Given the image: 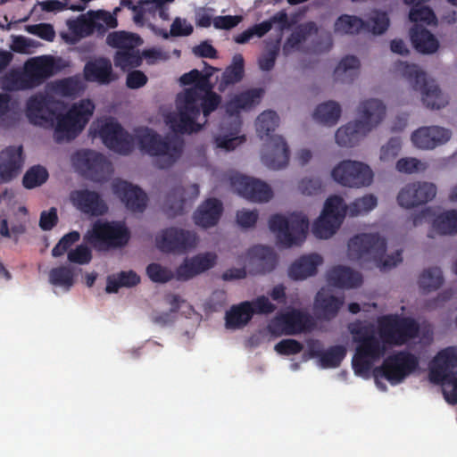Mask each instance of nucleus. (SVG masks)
I'll use <instances>...</instances> for the list:
<instances>
[{
	"label": "nucleus",
	"mask_w": 457,
	"mask_h": 457,
	"mask_svg": "<svg viewBox=\"0 0 457 457\" xmlns=\"http://www.w3.org/2000/svg\"><path fill=\"white\" fill-rule=\"evenodd\" d=\"M63 110L62 102L42 92L33 94L25 103V115L29 123L54 129L57 143L70 142L80 134L93 115L95 104L89 99H82L64 114Z\"/></svg>",
	"instance_id": "f257e3e1"
},
{
	"label": "nucleus",
	"mask_w": 457,
	"mask_h": 457,
	"mask_svg": "<svg viewBox=\"0 0 457 457\" xmlns=\"http://www.w3.org/2000/svg\"><path fill=\"white\" fill-rule=\"evenodd\" d=\"M212 84L210 89H185L179 94L176 104L178 113L170 115L167 123L172 131L179 134H192L203 129L207 123L209 115L221 103V96L215 93Z\"/></svg>",
	"instance_id": "f03ea898"
},
{
	"label": "nucleus",
	"mask_w": 457,
	"mask_h": 457,
	"mask_svg": "<svg viewBox=\"0 0 457 457\" xmlns=\"http://www.w3.org/2000/svg\"><path fill=\"white\" fill-rule=\"evenodd\" d=\"M279 117L276 112H262L256 120V131L261 139H265L262 154V162L270 169L285 168L289 162L290 152L285 139L273 132L278 127Z\"/></svg>",
	"instance_id": "7ed1b4c3"
},
{
	"label": "nucleus",
	"mask_w": 457,
	"mask_h": 457,
	"mask_svg": "<svg viewBox=\"0 0 457 457\" xmlns=\"http://www.w3.org/2000/svg\"><path fill=\"white\" fill-rule=\"evenodd\" d=\"M386 242L377 233L354 236L348 243V255L360 262H370L380 270H388L403 261L402 250L386 256Z\"/></svg>",
	"instance_id": "20e7f679"
},
{
	"label": "nucleus",
	"mask_w": 457,
	"mask_h": 457,
	"mask_svg": "<svg viewBox=\"0 0 457 457\" xmlns=\"http://www.w3.org/2000/svg\"><path fill=\"white\" fill-rule=\"evenodd\" d=\"M359 113L361 120L350 121L340 127L335 135L337 143L341 146L352 147L378 126L386 115V106L378 99H369L361 103Z\"/></svg>",
	"instance_id": "39448f33"
},
{
	"label": "nucleus",
	"mask_w": 457,
	"mask_h": 457,
	"mask_svg": "<svg viewBox=\"0 0 457 457\" xmlns=\"http://www.w3.org/2000/svg\"><path fill=\"white\" fill-rule=\"evenodd\" d=\"M351 333L357 343L353 369L356 375L363 376L370 372L373 362L385 354L386 343L380 341L371 326H355L351 328Z\"/></svg>",
	"instance_id": "423d86ee"
},
{
	"label": "nucleus",
	"mask_w": 457,
	"mask_h": 457,
	"mask_svg": "<svg viewBox=\"0 0 457 457\" xmlns=\"http://www.w3.org/2000/svg\"><path fill=\"white\" fill-rule=\"evenodd\" d=\"M457 346H449L437 353L429 367V380L435 384L445 385L443 395L445 401L457 404Z\"/></svg>",
	"instance_id": "0eeeda50"
},
{
	"label": "nucleus",
	"mask_w": 457,
	"mask_h": 457,
	"mask_svg": "<svg viewBox=\"0 0 457 457\" xmlns=\"http://www.w3.org/2000/svg\"><path fill=\"white\" fill-rule=\"evenodd\" d=\"M137 139L142 151L151 156L158 157L157 162L161 169L170 168L182 154V141L174 138H163L152 129H139L137 131Z\"/></svg>",
	"instance_id": "6e6552de"
},
{
	"label": "nucleus",
	"mask_w": 457,
	"mask_h": 457,
	"mask_svg": "<svg viewBox=\"0 0 457 457\" xmlns=\"http://www.w3.org/2000/svg\"><path fill=\"white\" fill-rule=\"evenodd\" d=\"M269 228L276 234L280 246L291 247L301 245L304 241L309 220L300 212H293L288 217L277 213L270 216Z\"/></svg>",
	"instance_id": "1a4fd4ad"
},
{
	"label": "nucleus",
	"mask_w": 457,
	"mask_h": 457,
	"mask_svg": "<svg viewBox=\"0 0 457 457\" xmlns=\"http://www.w3.org/2000/svg\"><path fill=\"white\" fill-rule=\"evenodd\" d=\"M84 238L97 250H108L125 246L129 241L130 232L122 221L97 220Z\"/></svg>",
	"instance_id": "9d476101"
},
{
	"label": "nucleus",
	"mask_w": 457,
	"mask_h": 457,
	"mask_svg": "<svg viewBox=\"0 0 457 457\" xmlns=\"http://www.w3.org/2000/svg\"><path fill=\"white\" fill-rule=\"evenodd\" d=\"M378 329L384 343L400 346L418 337L420 324L411 317L389 314L378 320Z\"/></svg>",
	"instance_id": "9b49d317"
},
{
	"label": "nucleus",
	"mask_w": 457,
	"mask_h": 457,
	"mask_svg": "<svg viewBox=\"0 0 457 457\" xmlns=\"http://www.w3.org/2000/svg\"><path fill=\"white\" fill-rule=\"evenodd\" d=\"M418 367L419 359L413 353L408 351L396 352L387 356L382 365L374 370L376 383L382 390H386V386L378 380V377L386 378L395 386L402 383Z\"/></svg>",
	"instance_id": "f8f14e48"
},
{
	"label": "nucleus",
	"mask_w": 457,
	"mask_h": 457,
	"mask_svg": "<svg viewBox=\"0 0 457 457\" xmlns=\"http://www.w3.org/2000/svg\"><path fill=\"white\" fill-rule=\"evenodd\" d=\"M403 75L415 90L422 95L423 104L430 109H441L448 101L434 80H428L427 74L416 64L403 63Z\"/></svg>",
	"instance_id": "ddd939ff"
},
{
	"label": "nucleus",
	"mask_w": 457,
	"mask_h": 457,
	"mask_svg": "<svg viewBox=\"0 0 457 457\" xmlns=\"http://www.w3.org/2000/svg\"><path fill=\"white\" fill-rule=\"evenodd\" d=\"M345 216V207L341 196H329L324 204L320 216L312 226L313 235L320 239L332 237L341 226Z\"/></svg>",
	"instance_id": "4468645a"
},
{
	"label": "nucleus",
	"mask_w": 457,
	"mask_h": 457,
	"mask_svg": "<svg viewBox=\"0 0 457 457\" xmlns=\"http://www.w3.org/2000/svg\"><path fill=\"white\" fill-rule=\"evenodd\" d=\"M72 159L83 175L96 182L106 181L112 171V163L106 157L93 150L79 151Z\"/></svg>",
	"instance_id": "2eb2a0df"
},
{
	"label": "nucleus",
	"mask_w": 457,
	"mask_h": 457,
	"mask_svg": "<svg viewBox=\"0 0 457 457\" xmlns=\"http://www.w3.org/2000/svg\"><path fill=\"white\" fill-rule=\"evenodd\" d=\"M196 242L195 232L176 227L166 228L155 237L157 248L165 253H185L194 248Z\"/></svg>",
	"instance_id": "dca6fc26"
},
{
	"label": "nucleus",
	"mask_w": 457,
	"mask_h": 457,
	"mask_svg": "<svg viewBox=\"0 0 457 457\" xmlns=\"http://www.w3.org/2000/svg\"><path fill=\"white\" fill-rule=\"evenodd\" d=\"M331 176L337 183L350 187L369 186L373 179V172L367 164L351 160L338 163L332 170Z\"/></svg>",
	"instance_id": "f3484780"
},
{
	"label": "nucleus",
	"mask_w": 457,
	"mask_h": 457,
	"mask_svg": "<svg viewBox=\"0 0 457 457\" xmlns=\"http://www.w3.org/2000/svg\"><path fill=\"white\" fill-rule=\"evenodd\" d=\"M99 136L103 143L116 153L129 154L134 149L133 137L113 120H109L101 126Z\"/></svg>",
	"instance_id": "a211bd4d"
},
{
	"label": "nucleus",
	"mask_w": 457,
	"mask_h": 457,
	"mask_svg": "<svg viewBox=\"0 0 457 457\" xmlns=\"http://www.w3.org/2000/svg\"><path fill=\"white\" fill-rule=\"evenodd\" d=\"M436 195V187L429 182H412L405 185L398 193L397 203L400 206L411 209L426 204Z\"/></svg>",
	"instance_id": "6ab92c4d"
},
{
	"label": "nucleus",
	"mask_w": 457,
	"mask_h": 457,
	"mask_svg": "<svg viewBox=\"0 0 457 457\" xmlns=\"http://www.w3.org/2000/svg\"><path fill=\"white\" fill-rule=\"evenodd\" d=\"M230 182L231 187L239 195L250 201L265 203L272 198L271 188L260 179L237 174L231 177Z\"/></svg>",
	"instance_id": "aec40b11"
},
{
	"label": "nucleus",
	"mask_w": 457,
	"mask_h": 457,
	"mask_svg": "<svg viewBox=\"0 0 457 457\" xmlns=\"http://www.w3.org/2000/svg\"><path fill=\"white\" fill-rule=\"evenodd\" d=\"M112 191L130 212H143L145 210L147 195L139 187L119 179L112 183Z\"/></svg>",
	"instance_id": "412c9836"
},
{
	"label": "nucleus",
	"mask_w": 457,
	"mask_h": 457,
	"mask_svg": "<svg viewBox=\"0 0 457 457\" xmlns=\"http://www.w3.org/2000/svg\"><path fill=\"white\" fill-rule=\"evenodd\" d=\"M72 204L85 214L91 216L104 215L108 207L101 195L88 189L75 190L71 193Z\"/></svg>",
	"instance_id": "4be33fe9"
},
{
	"label": "nucleus",
	"mask_w": 457,
	"mask_h": 457,
	"mask_svg": "<svg viewBox=\"0 0 457 457\" xmlns=\"http://www.w3.org/2000/svg\"><path fill=\"white\" fill-rule=\"evenodd\" d=\"M24 70L35 88L54 74L56 66L54 57L42 55L29 59L24 64Z\"/></svg>",
	"instance_id": "5701e85b"
},
{
	"label": "nucleus",
	"mask_w": 457,
	"mask_h": 457,
	"mask_svg": "<svg viewBox=\"0 0 457 457\" xmlns=\"http://www.w3.org/2000/svg\"><path fill=\"white\" fill-rule=\"evenodd\" d=\"M22 146H8L0 152V184L16 178L22 168Z\"/></svg>",
	"instance_id": "b1692460"
},
{
	"label": "nucleus",
	"mask_w": 457,
	"mask_h": 457,
	"mask_svg": "<svg viewBox=\"0 0 457 457\" xmlns=\"http://www.w3.org/2000/svg\"><path fill=\"white\" fill-rule=\"evenodd\" d=\"M451 137V131L439 126L423 127L411 135L413 144L421 149H433L445 144Z\"/></svg>",
	"instance_id": "393cba45"
},
{
	"label": "nucleus",
	"mask_w": 457,
	"mask_h": 457,
	"mask_svg": "<svg viewBox=\"0 0 457 457\" xmlns=\"http://www.w3.org/2000/svg\"><path fill=\"white\" fill-rule=\"evenodd\" d=\"M216 260L217 256L213 253H205L195 255L191 259H186L176 270L177 278L179 280L190 279L212 268L216 263Z\"/></svg>",
	"instance_id": "a878e982"
},
{
	"label": "nucleus",
	"mask_w": 457,
	"mask_h": 457,
	"mask_svg": "<svg viewBox=\"0 0 457 457\" xmlns=\"http://www.w3.org/2000/svg\"><path fill=\"white\" fill-rule=\"evenodd\" d=\"M263 94L262 88H250L235 95L226 103V112L230 116H237L241 111L251 110L259 104Z\"/></svg>",
	"instance_id": "bb28decb"
},
{
	"label": "nucleus",
	"mask_w": 457,
	"mask_h": 457,
	"mask_svg": "<svg viewBox=\"0 0 457 457\" xmlns=\"http://www.w3.org/2000/svg\"><path fill=\"white\" fill-rule=\"evenodd\" d=\"M223 212V204L217 198H208L202 203L194 213L195 223L208 228L218 224Z\"/></svg>",
	"instance_id": "cd10ccee"
},
{
	"label": "nucleus",
	"mask_w": 457,
	"mask_h": 457,
	"mask_svg": "<svg viewBox=\"0 0 457 457\" xmlns=\"http://www.w3.org/2000/svg\"><path fill=\"white\" fill-rule=\"evenodd\" d=\"M84 78L88 82L109 84L115 79L112 62L108 58L98 57L87 62L83 70Z\"/></svg>",
	"instance_id": "c85d7f7f"
},
{
	"label": "nucleus",
	"mask_w": 457,
	"mask_h": 457,
	"mask_svg": "<svg viewBox=\"0 0 457 457\" xmlns=\"http://www.w3.org/2000/svg\"><path fill=\"white\" fill-rule=\"evenodd\" d=\"M250 262L255 266L254 274H265L272 271L277 265V254L271 247L254 245L247 251Z\"/></svg>",
	"instance_id": "c756f323"
},
{
	"label": "nucleus",
	"mask_w": 457,
	"mask_h": 457,
	"mask_svg": "<svg viewBox=\"0 0 457 457\" xmlns=\"http://www.w3.org/2000/svg\"><path fill=\"white\" fill-rule=\"evenodd\" d=\"M344 303L343 296H336L322 288L315 296L314 308L319 318L330 320L337 315Z\"/></svg>",
	"instance_id": "7c9ffc66"
},
{
	"label": "nucleus",
	"mask_w": 457,
	"mask_h": 457,
	"mask_svg": "<svg viewBox=\"0 0 457 457\" xmlns=\"http://www.w3.org/2000/svg\"><path fill=\"white\" fill-rule=\"evenodd\" d=\"M286 335H295L312 329L313 326L312 317L302 311L292 310L278 318Z\"/></svg>",
	"instance_id": "2f4dec72"
},
{
	"label": "nucleus",
	"mask_w": 457,
	"mask_h": 457,
	"mask_svg": "<svg viewBox=\"0 0 457 457\" xmlns=\"http://www.w3.org/2000/svg\"><path fill=\"white\" fill-rule=\"evenodd\" d=\"M21 119L22 112L18 100L7 93H0V128H16Z\"/></svg>",
	"instance_id": "473e14b6"
},
{
	"label": "nucleus",
	"mask_w": 457,
	"mask_h": 457,
	"mask_svg": "<svg viewBox=\"0 0 457 457\" xmlns=\"http://www.w3.org/2000/svg\"><path fill=\"white\" fill-rule=\"evenodd\" d=\"M327 280L329 285L336 287L353 288L361 285L362 277L351 268L338 265L328 271Z\"/></svg>",
	"instance_id": "72a5a7b5"
},
{
	"label": "nucleus",
	"mask_w": 457,
	"mask_h": 457,
	"mask_svg": "<svg viewBox=\"0 0 457 457\" xmlns=\"http://www.w3.org/2000/svg\"><path fill=\"white\" fill-rule=\"evenodd\" d=\"M322 262V257L318 253L303 255L290 265L288 276L294 280L305 279L317 273V268Z\"/></svg>",
	"instance_id": "f704fd0d"
},
{
	"label": "nucleus",
	"mask_w": 457,
	"mask_h": 457,
	"mask_svg": "<svg viewBox=\"0 0 457 457\" xmlns=\"http://www.w3.org/2000/svg\"><path fill=\"white\" fill-rule=\"evenodd\" d=\"M410 38L413 47L421 54H434L439 48L436 37L426 28L414 24L410 29Z\"/></svg>",
	"instance_id": "c9c22d12"
},
{
	"label": "nucleus",
	"mask_w": 457,
	"mask_h": 457,
	"mask_svg": "<svg viewBox=\"0 0 457 457\" xmlns=\"http://www.w3.org/2000/svg\"><path fill=\"white\" fill-rule=\"evenodd\" d=\"M250 301H245L231 306L226 312V327L231 329L245 327L253 318V312Z\"/></svg>",
	"instance_id": "e433bc0d"
},
{
	"label": "nucleus",
	"mask_w": 457,
	"mask_h": 457,
	"mask_svg": "<svg viewBox=\"0 0 457 457\" xmlns=\"http://www.w3.org/2000/svg\"><path fill=\"white\" fill-rule=\"evenodd\" d=\"M70 31L78 37H86L94 33L95 30L104 33L105 27L100 22H96L91 15L81 14L74 20L67 21Z\"/></svg>",
	"instance_id": "4c0bfd02"
},
{
	"label": "nucleus",
	"mask_w": 457,
	"mask_h": 457,
	"mask_svg": "<svg viewBox=\"0 0 457 457\" xmlns=\"http://www.w3.org/2000/svg\"><path fill=\"white\" fill-rule=\"evenodd\" d=\"M245 74V60L241 54H236L232 62L221 75L219 90L223 91L229 85H234L242 80Z\"/></svg>",
	"instance_id": "58836bf2"
},
{
	"label": "nucleus",
	"mask_w": 457,
	"mask_h": 457,
	"mask_svg": "<svg viewBox=\"0 0 457 457\" xmlns=\"http://www.w3.org/2000/svg\"><path fill=\"white\" fill-rule=\"evenodd\" d=\"M319 28L314 21L301 23L295 28L287 38L284 48L299 49L300 45L311 36L318 35Z\"/></svg>",
	"instance_id": "ea45409f"
},
{
	"label": "nucleus",
	"mask_w": 457,
	"mask_h": 457,
	"mask_svg": "<svg viewBox=\"0 0 457 457\" xmlns=\"http://www.w3.org/2000/svg\"><path fill=\"white\" fill-rule=\"evenodd\" d=\"M359 69V59L354 55H347L336 67L334 71L335 79L343 83L352 82L353 78L358 75Z\"/></svg>",
	"instance_id": "a19ab883"
},
{
	"label": "nucleus",
	"mask_w": 457,
	"mask_h": 457,
	"mask_svg": "<svg viewBox=\"0 0 457 457\" xmlns=\"http://www.w3.org/2000/svg\"><path fill=\"white\" fill-rule=\"evenodd\" d=\"M341 116V107L335 101H328L319 104L313 113L314 119L328 126L335 125Z\"/></svg>",
	"instance_id": "79ce46f5"
},
{
	"label": "nucleus",
	"mask_w": 457,
	"mask_h": 457,
	"mask_svg": "<svg viewBox=\"0 0 457 457\" xmlns=\"http://www.w3.org/2000/svg\"><path fill=\"white\" fill-rule=\"evenodd\" d=\"M140 283V277L133 270L120 271L107 278L106 292L117 293L120 287H132Z\"/></svg>",
	"instance_id": "37998d69"
},
{
	"label": "nucleus",
	"mask_w": 457,
	"mask_h": 457,
	"mask_svg": "<svg viewBox=\"0 0 457 457\" xmlns=\"http://www.w3.org/2000/svg\"><path fill=\"white\" fill-rule=\"evenodd\" d=\"M75 270L70 265H62L56 268H53L49 271V282L55 286L61 287L65 290L74 285L75 282Z\"/></svg>",
	"instance_id": "c03bdc74"
},
{
	"label": "nucleus",
	"mask_w": 457,
	"mask_h": 457,
	"mask_svg": "<svg viewBox=\"0 0 457 457\" xmlns=\"http://www.w3.org/2000/svg\"><path fill=\"white\" fill-rule=\"evenodd\" d=\"M433 227L440 235L457 234V210H448L438 214L433 221Z\"/></svg>",
	"instance_id": "a18cd8bd"
},
{
	"label": "nucleus",
	"mask_w": 457,
	"mask_h": 457,
	"mask_svg": "<svg viewBox=\"0 0 457 457\" xmlns=\"http://www.w3.org/2000/svg\"><path fill=\"white\" fill-rule=\"evenodd\" d=\"M114 65L123 71L137 68L142 63V57L139 51L135 47H129L123 50H118L113 57Z\"/></svg>",
	"instance_id": "49530a36"
},
{
	"label": "nucleus",
	"mask_w": 457,
	"mask_h": 457,
	"mask_svg": "<svg viewBox=\"0 0 457 457\" xmlns=\"http://www.w3.org/2000/svg\"><path fill=\"white\" fill-rule=\"evenodd\" d=\"M366 25L365 21L357 16L342 14L335 21L334 30L336 33L353 35L364 29Z\"/></svg>",
	"instance_id": "de8ad7c7"
},
{
	"label": "nucleus",
	"mask_w": 457,
	"mask_h": 457,
	"mask_svg": "<svg viewBox=\"0 0 457 457\" xmlns=\"http://www.w3.org/2000/svg\"><path fill=\"white\" fill-rule=\"evenodd\" d=\"M3 88L9 91L34 88L25 70L22 72L12 71L2 78Z\"/></svg>",
	"instance_id": "09e8293b"
},
{
	"label": "nucleus",
	"mask_w": 457,
	"mask_h": 457,
	"mask_svg": "<svg viewBox=\"0 0 457 457\" xmlns=\"http://www.w3.org/2000/svg\"><path fill=\"white\" fill-rule=\"evenodd\" d=\"M212 72L202 73L200 71L194 69L187 73L183 74L179 82L184 86L193 85L188 89H195L197 92L202 89H210V79Z\"/></svg>",
	"instance_id": "8fccbe9b"
},
{
	"label": "nucleus",
	"mask_w": 457,
	"mask_h": 457,
	"mask_svg": "<svg viewBox=\"0 0 457 457\" xmlns=\"http://www.w3.org/2000/svg\"><path fill=\"white\" fill-rule=\"evenodd\" d=\"M420 287L426 292L438 289L443 282L442 270L438 267H432L423 270L419 278Z\"/></svg>",
	"instance_id": "3c124183"
},
{
	"label": "nucleus",
	"mask_w": 457,
	"mask_h": 457,
	"mask_svg": "<svg viewBox=\"0 0 457 457\" xmlns=\"http://www.w3.org/2000/svg\"><path fill=\"white\" fill-rule=\"evenodd\" d=\"M187 201V199L185 197L184 187L181 186L173 187L166 197V207L168 214L170 216L182 214Z\"/></svg>",
	"instance_id": "603ef678"
},
{
	"label": "nucleus",
	"mask_w": 457,
	"mask_h": 457,
	"mask_svg": "<svg viewBox=\"0 0 457 457\" xmlns=\"http://www.w3.org/2000/svg\"><path fill=\"white\" fill-rule=\"evenodd\" d=\"M378 204L377 197L373 195H365L362 197L355 199L348 206L345 204V214L351 217H356L360 214L367 213L373 210Z\"/></svg>",
	"instance_id": "864d4df0"
},
{
	"label": "nucleus",
	"mask_w": 457,
	"mask_h": 457,
	"mask_svg": "<svg viewBox=\"0 0 457 457\" xmlns=\"http://www.w3.org/2000/svg\"><path fill=\"white\" fill-rule=\"evenodd\" d=\"M48 179L46 168L36 165L29 168L23 176L22 185L27 189H32L44 184Z\"/></svg>",
	"instance_id": "5fc2aeb1"
},
{
	"label": "nucleus",
	"mask_w": 457,
	"mask_h": 457,
	"mask_svg": "<svg viewBox=\"0 0 457 457\" xmlns=\"http://www.w3.org/2000/svg\"><path fill=\"white\" fill-rule=\"evenodd\" d=\"M346 354V350L343 345H334L323 352L320 359V364L322 368L338 367Z\"/></svg>",
	"instance_id": "6e6d98bb"
},
{
	"label": "nucleus",
	"mask_w": 457,
	"mask_h": 457,
	"mask_svg": "<svg viewBox=\"0 0 457 457\" xmlns=\"http://www.w3.org/2000/svg\"><path fill=\"white\" fill-rule=\"evenodd\" d=\"M241 126V120L239 118H237L235 133H230L229 135L218 136L215 137V145L217 148H221L226 151L234 150L237 145H241L245 141V136H237L238 129Z\"/></svg>",
	"instance_id": "4d7b16f0"
},
{
	"label": "nucleus",
	"mask_w": 457,
	"mask_h": 457,
	"mask_svg": "<svg viewBox=\"0 0 457 457\" xmlns=\"http://www.w3.org/2000/svg\"><path fill=\"white\" fill-rule=\"evenodd\" d=\"M409 19L415 24H418V22H423L427 25H435L437 22L435 12L427 5H417L415 7H411L409 13Z\"/></svg>",
	"instance_id": "13d9d810"
},
{
	"label": "nucleus",
	"mask_w": 457,
	"mask_h": 457,
	"mask_svg": "<svg viewBox=\"0 0 457 457\" xmlns=\"http://www.w3.org/2000/svg\"><path fill=\"white\" fill-rule=\"evenodd\" d=\"M137 38V37H136L133 34L126 31H114L107 36L106 43L112 47L123 50L129 47H133L135 40Z\"/></svg>",
	"instance_id": "bf43d9fd"
},
{
	"label": "nucleus",
	"mask_w": 457,
	"mask_h": 457,
	"mask_svg": "<svg viewBox=\"0 0 457 457\" xmlns=\"http://www.w3.org/2000/svg\"><path fill=\"white\" fill-rule=\"evenodd\" d=\"M364 30L371 31L375 35L383 34L389 27V18L385 12H374L365 21Z\"/></svg>",
	"instance_id": "052dcab7"
},
{
	"label": "nucleus",
	"mask_w": 457,
	"mask_h": 457,
	"mask_svg": "<svg viewBox=\"0 0 457 457\" xmlns=\"http://www.w3.org/2000/svg\"><path fill=\"white\" fill-rule=\"evenodd\" d=\"M146 274L153 282L166 283L173 278V273L159 263H150L146 267Z\"/></svg>",
	"instance_id": "680f3d73"
},
{
	"label": "nucleus",
	"mask_w": 457,
	"mask_h": 457,
	"mask_svg": "<svg viewBox=\"0 0 457 457\" xmlns=\"http://www.w3.org/2000/svg\"><path fill=\"white\" fill-rule=\"evenodd\" d=\"M80 235L78 231H71L65 234L52 249V255L59 257L63 255L76 242L79 240Z\"/></svg>",
	"instance_id": "e2e57ef3"
},
{
	"label": "nucleus",
	"mask_w": 457,
	"mask_h": 457,
	"mask_svg": "<svg viewBox=\"0 0 457 457\" xmlns=\"http://www.w3.org/2000/svg\"><path fill=\"white\" fill-rule=\"evenodd\" d=\"M298 189L303 195H318L322 190V181L318 177L304 178L299 182Z\"/></svg>",
	"instance_id": "0e129e2a"
},
{
	"label": "nucleus",
	"mask_w": 457,
	"mask_h": 457,
	"mask_svg": "<svg viewBox=\"0 0 457 457\" xmlns=\"http://www.w3.org/2000/svg\"><path fill=\"white\" fill-rule=\"evenodd\" d=\"M120 9L116 7L114 9L113 13H111L104 10H97V11H88L87 15H91L95 18L96 22L103 21L107 28L115 29L118 27V21L116 18V13Z\"/></svg>",
	"instance_id": "69168bd1"
},
{
	"label": "nucleus",
	"mask_w": 457,
	"mask_h": 457,
	"mask_svg": "<svg viewBox=\"0 0 457 457\" xmlns=\"http://www.w3.org/2000/svg\"><path fill=\"white\" fill-rule=\"evenodd\" d=\"M303 348V345L295 339H283L275 345V350L282 355L299 353Z\"/></svg>",
	"instance_id": "338daca9"
},
{
	"label": "nucleus",
	"mask_w": 457,
	"mask_h": 457,
	"mask_svg": "<svg viewBox=\"0 0 457 457\" xmlns=\"http://www.w3.org/2000/svg\"><path fill=\"white\" fill-rule=\"evenodd\" d=\"M421 162L413 157L401 158L397 161L395 168L399 172L411 174L423 170Z\"/></svg>",
	"instance_id": "774afa93"
}]
</instances>
